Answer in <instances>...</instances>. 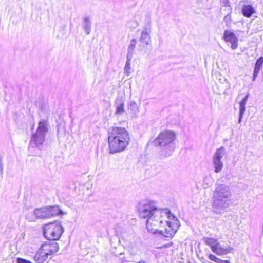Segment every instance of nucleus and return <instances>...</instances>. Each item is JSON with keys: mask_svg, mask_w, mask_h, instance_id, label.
Returning <instances> with one entry per match:
<instances>
[{"mask_svg": "<svg viewBox=\"0 0 263 263\" xmlns=\"http://www.w3.org/2000/svg\"><path fill=\"white\" fill-rule=\"evenodd\" d=\"M168 211H162L159 214H155L147 219V231L153 234L160 233L166 238H172L178 230L180 225L179 220H176L174 223L165 220Z\"/></svg>", "mask_w": 263, "mask_h": 263, "instance_id": "f257e3e1", "label": "nucleus"}, {"mask_svg": "<svg viewBox=\"0 0 263 263\" xmlns=\"http://www.w3.org/2000/svg\"><path fill=\"white\" fill-rule=\"evenodd\" d=\"M109 152L115 154L124 151L130 142L128 132L123 127H111L108 130Z\"/></svg>", "mask_w": 263, "mask_h": 263, "instance_id": "f03ea898", "label": "nucleus"}, {"mask_svg": "<svg viewBox=\"0 0 263 263\" xmlns=\"http://www.w3.org/2000/svg\"><path fill=\"white\" fill-rule=\"evenodd\" d=\"M231 191L229 186L224 184H216L213 197V211L216 214L223 213L229 207Z\"/></svg>", "mask_w": 263, "mask_h": 263, "instance_id": "7ed1b4c3", "label": "nucleus"}, {"mask_svg": "<svg viewBox=\"0 0 263 263\" xmlns=\"http://www.w3.org/2000/svg\"><path fill=\"white\" fill-rule=\"evenodd\" d=\"M175 138L176 134L174 132L166 130L161 132L154 140L153 143L155 146L162 148L163 153L166 157H168L171 156L175 150Z\"/></svg>", "mask_w": 263, "mask_h": 263, "instance_id": "20e7f679", "label": "nucleus"}, {"mask_svg": "<svg viewBox=\"0 0 263 263\" xmlns=\"http://www.w3.org/2000/svg\"><path fill=\"white\" fill-rule=\"evenodd\" d=\"M137 211L141 218L148 219L153 215L160 213L161 208L157 206L155 201L146 200L138 203Z\"/></svg>", "mask_w": 263, "mask_h": 263, "instance_id": "39448f33", "label": "nucleus"}, {"mask_svg": "<svg viewBox=\"0 0 263 263\" xmlns=\"http://www.w3.org/2000/svg\"><path fill=\"white\" fill-rule=\"evenodd\" d=\"M48 131L47 123L45 120H42L39 123V126L35 133L32 134L30 145L41 150L45 141V135Z\"/></svg>", "mask_w": 263, "mask_h": 263, "instance_id": "423d86ee", "label": "nucleus"}, {"mask_svg": "<svg viewBox=\"0 0 263 263\" xmlns=\"http://www.w3.org/2000/svg\"><path fill=\"white\" fill-rule=\"evenodd\" d=\"M204 242L209 246L212 251L218 255H226L231 252L232 248L224 241H218L216 239L203 238Z\"/></svg>", "mask_w": 263, "mask_h": 263, "instance_id": "0eeeda50", "label": "nucleus"}, {"mask_svg": "<svg viewBox=\"0 0 263 263\" xmlns=\"http://www.w3.org/2000/svg\"><path fill=\"white\" fill-rule=\"evenodd\" d=\"M63 232L64 228L58 221L48 223L44 227V236L49 240H58Z\"/></svg>", "mask_w": 263, "mask_h": 263, "instance_id": "6e6552de", "label": "nucleus"}, {"mask_svg": "<svg viewBox=\"0 0 263 263\" xmlns=\"http://www.w3.org/2000/svg\"><path fill=\"white\" fill-rule=\"evenodd\" d=\"M61 214H62V212L58 206L36 208L33 211V215L38 219L49 218Z\"/></svg>", "mask_w": 263, "mask_h": 263, "instance_id": "1a4fd4ad", "label": "nucleus"}, {"mask_svg": "<svg viewBox=\"0 0 263 263\" xmlns=\"http://www.w3.org/2000/svg\"><path fill=\"white\" fill-rule=\"evenodd\" d=\"M126 248L132 256L137 255L140 252V244L138 239L135 235L130 236H123Z\"/></svg>", "mask_w": 263, "mask_h": 263, "instance_id": "9d476101", "label": "nucleus"}, {"mask_svg": "<svg viewBox=\"0 0 263 263\" xmlns=\"http://www.w3.org/2000/svg\"><path fill=\"white\" fill-rule=\"evenodd\" d=\"M226 154V150L223 146L216 149L214 154L212 158V164L214 167V171L216 173L220 172L223 167V164L221 161L222 158Z\"/></svg>", "mask_w": 263, "mask_h": 263, "instance_id": "9b49d317", "label": "nucleus"}, {"mask_svg": "<svg viewBox=\"0 0 263 263\" xmlns=\"http://www.w3.org/2000/svg\"><path fill=\"white\" fill-rule=\"evenodd\" d=\"M151 28L150 25H147L144 27L141 32V35L139 39L140 44L139 46V50L142 51L143 48L148 45L151 42V37L150 32Z\"/></svg>", "mask_w": 263, "mask_h": 263, "instance_id": "f8f14e48", "label": "nucleus"}, {"mask_svg": "<svg viewBox=\"0 0 263 263\" xmlns=\"http://www.w3.org/2000/svg\"><path fill=\"white\" fill-rule=\"evenodd\" d=\"M222 39L226 42H229L231 43V48L232 49L235 50L238 47V39L235 33L231 30H224Z\"/></svg>", "mask_w": 263, "mask_h": 263, "instance_id": "ddd939ff", "label": "nucleus"}, {"mask_svg": "<svg viewBox=\"0 0 263 263\" xmlns=\"http://www.w3.org/2000/svg\"><path fill=\"white\" fill-rule=\"evenodd\" d=\"M41 246L42 247V250L47 252L49 255L55 253L59 250V245L54 240L46 242Z\"/></svg>", "mask_w": 263, "mask_h": 263, "instance_id": "4468645a", "label": "nucleus"}, {"mask_svg": "<svg viewBox=\"0 0 263 263\" xmlns=\"http://www.w3.org/2000/svg\"><path fill=\"white\" fill-rule=\"evenodd\" d=\"M49 255L48 254L47 252L45 250H42V247L41 246L39 251L35 254L34 259L37 263H43L47 259Z\"/></svg>", "mask_w": 263, "mask_h": 263, "instance_id": "2eb2a0df", "label": "nucleus"}, {"mask_svg": "<svg viewBox=\"0 0 263 263\" xmlns=\"http://www.w3.org/2000/svg\"><path fill=\"white\" fill-rule=\"evenodd\" d=\"M249 97V93H247L243 99L239 103V118L238 123H240L241 122L244 112L246 110V103Z\"/></svg>", "mask_w": 263, "mask_h": 263, "instance_id": "dca6fc26", "label": "nucleus"}, {"mask_svg": "<svg viewBox=\"0 0 263 263\" xmlns=\"http://www.w3.org/2000/svg\"><path fill=\"white\" fill-rule=\"evenodd\" d=\"M263 64V57H259L256 61L254 68V71H253V78L252 80L254 81L257 77L258 76V74L259 73V72L261 68H262V65Z\"/></svg>", "mask_w": 263, "mask_h": 263, "instance_id": "f3484780", "label": "nucleus"}, {"mask_svg": "<svg viewBox=\"0 0 263 263\" xmlns=\"http://www.w3.org/2000/svg\"><path fill=\"white\" fill-rule=\"evenodd\" d=\"M115 105L116 108V114L120 115L124 112V102L123 99L121 97H119L116 99Z\"/></svg>", "mask_w": 263, "mask_h": 263, "instance_id": "a211bd4d", "label": "nucleus"}, {"mask_svg": "<svg viewBox=\"0 0 263 263\" xmlns=\"http://www.w3.org/2000/svg\"><path fill=\"white\" fill-rule=\"evenodd\" d=\"M255 12V9L250 5H244L242 8V13L246 17H251Z\"/></svg>", "mask_w": 263, "mask_h": 263, "instance_id": "6ab92c4d", "label": "nucleus"}, {"mask_svg": "<svg viewBox=\"0 0 263 263\" xmlns=\"http://www.w3.org/2000/svg\"><path fill=\"white\" fill-rule=\"evenodd\" d=\"M129 109L133 117H136L139 112L138 107L134 101H131L129 103Z\"/></svg>", "mask_w": 263, "mask_h": 263, "instance_id": "aec40b11", "label": "nucleus"}, {"mask_svg": "<svg viewBox=\"0 0 263 263\" xmlns=\"http://www.w3.org/2000/svg\"><path fill=\"white\" fill-rule=\"evenodd\" d=\"M91 21L89 17H85L84 19V25L83 28L84 31L87 34H89L91 32Z\"/></svg>", "mask_w": 263, "mask_h": 263, "instance_id": "412c9836", "label": "nucleus"}, {"mask_svg": "<svg viewBox=\"0 0 263 263\" xmlns=\"http://www.w3.org/2000/svg\"><path fill=\"white\" fill-rule=\"evenodd\" d=\"M132 58L133 57H130V55H127L126 57V61L124 68V72L125 74L127 76H128L131 73L130 62Z\"/></svg>", "mask_w": 263, "mask_h": 263, "instance_id": "4be33fe9", "label": "nucleus"}, {"mask_svg": "<svg viewBox=\"0 0 263 263\" xmlns=\"http://www.w3.org/2000/svg\"><path fill=\"white\" fill-rule=\"evenodd\" d=\"M137 44V40L135 39L131 40L130 44L129 45L128 48V51L127 53V55H130V57H133L134 54V50L136 47V45Z\"/></svg>", "mask_w": 263, "mask_h": 263, "instance_id": "5701e85b", "label": "nucleus"}, {"mask_svg": "<svg viewBox=\"0 0 263 263\" xmlns=\"http://www.w3.org/2000/svg\"><path fill=\"white\" fill-rule=\"evenodd\" d=\"M165 210L168 211V212H167V213H166L167 215L165 217V220H167L166 219H168L170 220H172L173 221H171V222L173 223L175 222L176 220H178L176 218V216L174 214H173L171 213L170 210L166 208V209H162V211H165Z\"/></svg>", "mask_w": 263, "mask_h": 263, "instance_id": "b1692460", "label": "nucleus"}, {"mask_svg": "<svg viewBox=\"0 0 263 263\" xmlns=\"http://www.w3.org/2000/svg\"><path fill=\"white\" fill-rule=\"evenodd\" d=\"M209 258L212 261H214L215 262H216L218 263V261H220V259L217 258L216 256H215L213 254H210L209 255Z\"/></svg>", "mask_w": 263, "mask_h": 263, "instance_id": "393cba45", "label": "nucleus"}, {"mask_svg": "<svg viewBox=\"0 0 263 263\" xmlns=\"http://www.w3.org/2000/svg\"><path fill=\"white\" fill-rule=\"evenodd\" d=\"M3 174V164L2 162V157L0 156V179L2 178Z\"/></svg>", "mask_w": 263, "mask_h": 263, "instance_id": "a878e982", "label": "nucleus"}, {"mask_svg": "<svg viewBox=\"0 0 263 263\" xmlns=\"http://www.w3.org/2000/svg\"><path fill=\"white\" fill-rule=\"evenodd\" d=\"M230 18L231 16L229 14L226 15L224 18V21L226 22L227 25H229L230 24Z\"/></svg>", "mask_w": 263, "mask_h": 263, "instance_id": "bb28decb", "label": "nucleus"}, {"mask_svg": "<svg viewBox=\"0 0 263 263\" xmlns=\"http://www.w3.org/2000/svg\"><path fill=\"white\" fill-rule=\"evenodd\" d=\"M218 263H230V262L228 260H223L220 259V261H218Z\"/></svg>", "mask_w": 263, "mask_h": 263, "instance_id": "cd10ccee", "label": "nucleus"}, {"mask_svg": "<svg viewBox=\"0 0 263 263\" xmlns=\"http://www.w3.org/2000/svg\"><path fill=\"white\" fill-rule=\"evenodd\" d=\"M137 263H149L148 261H144L143 260H141L137 262Z\"/></svg>", "mask_w": 263, "mask_h": 263, "instance_id": "c85d7f7f", "label": "nucleus"}, {"mask_svg": "<svg viewBox=\"0 0 263 263\" xmlns=\"http://www.w3.org/2000/svg\"><path fill=\"white\" fill-rule=\"evenodd\" d=\"M224 81H227V79H224Z\"/></svg>", "mask_w": 263, "mask_h": 263, "instance_id": "c756f323", "label": "nucleus"}]
</instances>
